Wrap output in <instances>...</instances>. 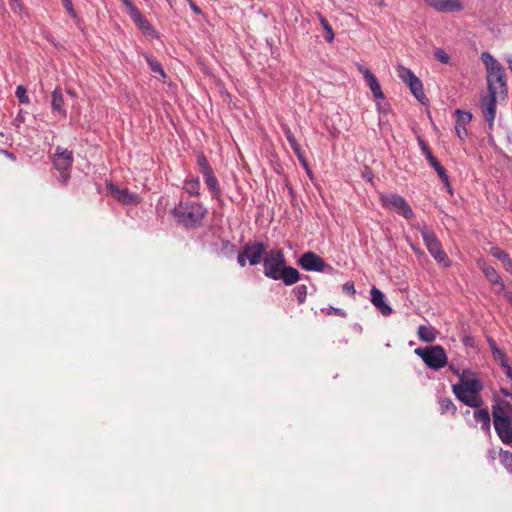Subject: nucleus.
<instances>
[{
  "label": "nucleus",
  "mask_w": 512,
  "mask_h": 512,
  "mask_svg": "<svg viewBox=\"0 0 512 512\" xmlns=\"http://www.w3.org/2000/svg\"><path fill=\"white\" fill-rule=\"evenodd\" d=\"M499 461L509 472H512V453L510 451L500 449Z\"/></svg>",
  "instance_id": "obj_32"
},
{
  "label": "nucleus",
  "mask_w": 512,
  "mask_h": 512,
  "mask_svg": "<svg viewBox=\"0 0 512 512\" xmlns=\"http://www.w3.org/2000/svg\"><path fill=\"white\" fill-rule=\"evenodd\" d=\"M15 95L18 98L19 102L22 104H28L29 103V97L26 94V89L24 86L19 85L16 88Z\"/></svg>",
  "instance_id": "obj_34"
},
{
  "label": "nucleus",
  "mask_w": 512,
  "mask_h": 512,
  "mask_svg": "<svg viewBox=\"0 0 512 512\" xmlns=\"http://www.w3.org/2000/svg\"><path fill=\"white\" fill-rule=\"evenodd\" d=\"M197 165L199 168L200 173L203 176L204 182L208 188V190L211 192L212 197L219 200L221 197V189L219 186V182L214 174V171L209 164L207 158L204 154L200 153L197 155Z\"/></svg>",
  "instance_id": "obj_7"
},
{
  "label": "nucleus",
  "mask_w": 512,
  "mask_h": 512,
  "mask_svg": "<svg viewBox=\"0 0 512 512\" xmlns=\"http://www.w3.org/2000/svg\"><path fill=\"white\" fill-rule=\"evenodd\" d=\"M438 12H459L463 9L460 0H424Z\"/></svg>",
  "instance_id": "obj_17"
},
{
  "label": "nucleus",
  "mask_w": 512,
  "mask_h": 512,
  "mask_svg": "<svg viewBox=\"0 0 512 512\" xmlns=\"http://www.w3.org/2000/svg\"><path fill=\"white\" fill-rule=\"evenodd\" d=\"M2 153L7 157L11 158L12 160H15V157L12 153H9L8 151H2Z\"/></svg>",
  "instance_id": "obj_51"
},
{
  "label": "nucleus",
  "mask_w": 512,
  "mask_h": 512,
  "mask_svg": "<svg viewBox=\"0 0 512 512\" xmlns=\"http://www.w3.org/2000/svg\"><path fill=\"white\" fill-rule=\"evenodd\" d=\"M498 96L488 95L481 99V109L484 119L487 121L489 128L492 129L496 116V101Z\"/></svg>",
  "instance_id": "obj_15"
},
{
  "label": "nucleus",
  "mask_w": 512,
  "mask_h": 512,
  "mask_svg": "<svg viewBox=\"0 0 512 512\" xmlns=\"http://www.w3.org/2000/svg\"><path fill=\"white\" fill-rule=\"evenodd\" d=\"M492 256L503 262L509 255L499 247H492L490 250Z\"/></svg>",
  "instance_id": "obj_37"
},
{
  "label": "nucleus",
  "mask_w": 512,
  "mask_h": 512,
  "mask_svg": "<svg viewBox=\"0 0 512 512\" xmlns=\"http://www.w3.org/2000/svg\"><path fill=\"white\" fill-rule=\"evenodd\" d=\"M9 2H10L11 9L14 12L20 13L22 11L23 3L21 2V0H9Z\"/></svg>",
  "instance_id": "obj_40"
},
{
  "label": "nucleus",
  "mask_w": 512,
  "mask_h": 512,
  "mask_svg": "<svg viewBox=\"0 0 512 512\" xmlns=\"http://www.w3.org/2000/svg\"><path fill=\"white\" fill-rule=\"evenodd\" d=\"M474 418L477 423H480L482 429L488 430L490 428V414L486 409H478L474 412Z\"/></svg>",
  "instance_id": "obj_27"
},
{
  "label": "nucleus",
  "mask_w": 512,
  "mask_h": 512,
  "mask_svg": "<svg viewBox=\"0 0 512 512\" xmlns=\"http://www.w3.org/2000/svg\"><path fill=\"white\" fill-rule=\"evenodd\" d=\"M438 404L441 414H449L451 416H454L457 412V407L450 398L441 397L438 400Z\"/></svg>",
  "instance_id": "obj_26"
},
{
  "label": "nucleus",
  "mask_w": 512,
  "mask_h": 512,
  "mask_svg": "<svg viewBox=\"0 0 512 512\" xmlns=\"http://www.w3.org/2000/svg\"><path fill=\"white\" fill-rule=\"evenodd\" d=\"M264 275L272 280H282L287 286L297 283L301 276L299 271L286 265L283 250L272 249L263 258Z\"/></svg>",
  "instance_id": "obj_1"
},
{
  "label": "nucleus",
  "mask_w": 512,
  "mask_h": 512,
  "mask_svg": "<svg viewBox=\"0 0 512 512\" xmlns=\"http://www.w3.org/2000/svg\"><path fill=\"white\" fill-rule=\"evenodd\" d=\"M359 71L363 74L365 81L367 82L372 94L377 99H383L384 94L376 76L367 68L362 65L358 66Z\"/></svg>",
  "instance_id": "obj_19"
},
{
  "label": "nucleus",
  "mask_w": 512,
  "mask_h": 512,
  "mask_svg": "<svg viewBox=\"0 0 512 512\" xmlns=\"http://www.w3.org/2000/svg\"><path fill=\"white\" fill-rule=\"evenodd\" d=\"M284 134L292 149L299 146V143L289 128H284Z\"/></svg>",
  "instance_id": "obj_38"
},
{
  "label": "nucleus",
  "mask_w": 512,
  "mask_h": 512,
  "mask_svg": "<svg viewBox=\"0 0 512 512\" xmlns=\"http://www.w3.org/2000/svg\"><path fill=\"white\" fill-rule=\"evenodd\" d=\"M396 70L398 77L407 85L417 77L409 68L403 65H399Z\"/></svg>",
  "instance_id": "obj_29"
},
{
  "label": "nucleus",
  "mask_w": 512,
  "mask_h": 512,
  "mask_svg": "<svg viewBox=\"0 0 512 512\" xmlns=\"http://www.w3.org/2000/svg\"><path fill=\"white\" fill-rule=\"evenodd\" d=\"M480 269L485 275L488 282L492 285L493 291L497 294H501L505 291V284L502 281L500 275L494 269V267L487 265L485 263L480 265Z\"/></svg>",
  "instance_id": "obj_16"
},
{
  "label": "nucleus",
  "mask_w": 512,
  "mask_h": 512,
  "mask_svg": "<svg viewBox=\"0 0 512 512\" xmlns=\"http://www.w3.org/2000/svg\"><path fill=\"white\" fill-rule=\"evenodd\" d=\"M507 62H508V64H509V68H510V70H511V72H512V56H510V57L507 59Z\"/></svg>",
  "instance_id": "obj_53"
},
{
  "label": "nucleus",
  "mask_w": 512,
  "mask_h": 512,
  "mask_svg": "<svg viewBox=\"0 0 512 512\" xmlns=\"http://www.w3.org/2000/svg\"><path fill=\"white\" fill-rule=\"evenodd\" d=\"M307 286L302 284L294 288L293 293L297 299L299 304H303L306 301L307 297Z\"/></svg>",
  "instance_id": "obj_33"
},
{
  "label": "nucleus",
  "mask_w": 512,
  "mask_h": 512,
  "mask_svg": "<svg viewBox=\"0 0 512 512\" xmlns=\"http://www.w3.org/2000/svg\"><path fill=\"white\" fill-rule=\"evenodd\" d=\"M207 213L206 208L199 202L181 200L172 210L176 221L186 228L199 227Z\"/></svg>",
  "instance_id": "obj_3"
},
{
  "label": "nucleus",
  "mask_w": 512,
  "mask_h": 512,
  "mask_svg": "<svg viewBox=\"0 0 512 512\" xmlns=\"http://www.w3.org/2000/svg\"><path fill=\"white\" fill-rule=\"evenodd\" d=\"M502 369L505 375L510 379L512 383V367L509 364H505L504 367H502Z\"/></svg>",
  "instance_id": "obj_43"
},
{
  "label": "nucleus",
  "mask_w": 512,
  "mask_h": 512,
  "mask_svg": "<svg viewBox=\"0 0 512 512\" xmlns=\"http://www.w3.org/2000/svg\"><path fill=\"white\" fill-rule=\"evenodd\" d=\"M167 1H168V3H169L170 5H172V2H173L174 0H167Z\"/></svg>",
  "instance_id": "obj_57"
},
{
  "label": "nucleus",
  "mask_w": 512,
  "mask_h": 512,
  "mask_svg": "<svg viewBox=\"0 0 512 512\" xmlns=\"http://www.w3.org/2000/svg\"><path fill=\"white\" fill-rule=\"evenodd\" d=\"M297 263L306 271L323 272L326 267L324 260L312 251L303 253Z\"/></svg>",
  "instance_id": "obj_10"
},
{
  "label": "nucleus",
  "mask_w": 512,
  "mask_h": 512,
  "mask_svg": "<svg viewBox=\"0 0 512 512\" xmlns=\"http://www.w3.org/2000/svg\"><path fill=\"white\" fill-rule=\"evenodd\" d=\"M492 355L494 360L498 362L501 365V367H504L505 364H508L507 356L502 350L495 349Z\"/></svg>",
  "instance_id": "obj_35"
},
{
  "label": "nucleus",
  "mask_w": 512,
  "mask_h": 512,
  "mask_svg": "<svg viewBox=\"0 0 512 512\" xmlns=\"http://www.w3.org/2000/svg\"><path fill=\"white\" fill-rule=\"evenodd\" d=\"M434 56L439 62L443 64H448L450 61V56L443 49L440 48L435 50Z\"/></svg>",
  "instance_id": "obj_36"
},
{
  "label": "nucleus",
  "mask_w": 512,
  "mask_h": 512,
  "mask_svg": "<svg viewBox=\"0 0 512 512\" xmlns=\"http://www.w3.org/2000/svg\"><path fill=\"white\" fill-rule=\"evenodd\" d=\"M489 345H490V348H491V351L492 353H494L495 349H499L496 345V342L493 340V339H490L489 340Z\"/></svg>",
  "instance_id": "obj_48"
},
{
  "label": "nucleus",
  "mask_w": 512,
  "mask_h": 512,
  "mask_svg": "<svg viewBox=\"0 0 512 512\" xmlns=\"http://www.w3.org/2000/svg\"><path fill=\"white\" fill-rule=\"evenodd\" d=\"M455 396L469 407L479 408L482 405V398L479 393H472L461 386H452Z\"/></svg>",
  "instance_id": "obj_13"
},
{
  "label": "nucleus",
  "mask_w": 512,
  "mask_h": 512,
  "mask_svg": "<svg viewBox=\"0 0 512 512\" xmlns=\"http://www.w3.org/2000/svg\"><path fill=\"white\" fill-rule=\"evenodd\" d=\"M460 383L453 386H461L472 393H479L483 389L481 381L476 377V374L470 370H463L459 375Z\"/></svg>",
  "instance_id": "obj_14"
},
{
  "label": "nucleus",
  "mask_w": 512,
  "mask_h": 512,
  "mask_svg": "<svg viewBox=\"0 0 512 512\" xmlns=\"http://www.w3.org/2000/svg\"><path fill=\"white\" fill-rule=\"evenodd\" d=\"M408 86L410 88L411 93L419 102L425 104L428 101V98L424 93L423 84L418 77H416Z\"/></svg>",
  "instance_id": "obj_23"
},
{
  "label": "nucleus",
  "mask_w": 512,
  "mask_h": 512,
  "mask_svg": "<svg viewBox=\"0 0 512 512\" xmlns=\"http://www.w3.org/2000/svg\"><path fill=\"white\" fill-rule=\"evenodd\" d=\"M481 60L485 64L487 70V86L489 95L506 97L508 89L503 66L488 52L481 54Z\"/></svg>",
  "instance_id": "obj_2"
},
{
  "label": "nucleus",
  "mask_w": 512,
  "mask_h": 512,
  "mask_svg": "<svg viewBox=\"0 0 512 512\" xmlns=\"http://www.w3.org/2000/svg\"><path fill=\"white\" fill-rule=\"evenodd\" d=\"M372 4L378 8H383L386 6L384 0H372Z\"/></svg>",
  "instance_id": "obj_46"
},
{
  "label": "nucleus",
  "mask_w": 512,
  "mask_h": 512,
  "mask_svg": "<svg viewBox=\"0 0 512 512\" xmlns=\"http://www.w3.org/2000/svg\"><path fill=\"white\" fill-rule=\"evenodd\" d=\"M415 354L421 357L424 363L431 369L440 370L448 363V357L441 345H434L424 348H416Z\"/></svg>",
  "instance_id": "obj_5"
},
{
  "label": "nucleus",
  "mask_w": 512,
  "mask_h": 512,
  "mask_svg": "<svg viewBox=\"0 0 512 512\" xmlns=\"http://www.w3.org/2000/svg\"><path fill=\"white\" fill-rule=\"evenodd\" d=\"M297 157H298L299 161L302 163V165L306 168L307 173L310 175V170L308 168V163L304 157V153L298 154Z\"/></svg>",
  "instance_id": "obj_45"
},
{
  "label": "nucleus",
  "mask_w": 512,
  "mask_h": 512,
  "mask_svg": "<svg viewBox=\"0 0 512 512\" xmlns=\"http://www.w3.org/2000/svg\"><path fill=\"white\" fill-rule=\"evenodd\" d=\"M73 163V152L67 148L58 146L56 148L53 164L55 168L62 173V177L66 181L69 178V170Z\"/></svg>",
  "instance_id": "obj_9"
},
{
  "label": "nucleus",
  "mask_w": 512,
  "mask_h": 512,
  "mask_svg": "<svg viewBox=\"0 0 512 512\" xmlns=\"http://www.w3.org/2000/svg\"><path fill=\"white\" fill-rule=\"evenodd\" d=\"M108 190L112 197L124 205H136L140 202L137 194L130 192L126 188H120L116 185L110 184Z\"/></svg>",
  "instance_id": "obj_11"
},
{
  "label": "nucleus",
  "mask_w": 512,
  "mask_h": 512,
  "mask_svg": "<svg viewBox=\"0 0 512 512\" xmlns=\"http://www.w3.org/2000/svg\"><path fill=\"white\" fill-rule=\"evenodd\" d=\"M333 313L337 316H340V317H345V312L341 309H338V308H334L333 309Z\"/></svg>",
  "instance_id": "obj_47"
},
{
  "label": "nucleus",
  "mask_w": 512,
  "mask_h": 512,
  "mask_svg": "<svg viewBox=\"0 0 512 512\" xmlns=\"http://www.w3.org/2000/svg\"><path fill=\"white\" fill-rule=\"evenodd\" d=\"M343 292L344 293H347L349 295H351L352 297L355 296L356 294V290H355V286H354V282L353 281H347L343 284Z\"/></svg>",
  "instance_id": "obj_39"
},
{
  "label": "nucleus",
  "mask_w": 512,
  "mask_h": 512,
  "mask_svg": "<svg viewBox=\"0 0 512 512\" xmlns=\"http://www.w3.org/2000/svg\"><path fill=\"white\" fill-rule=\"evenodd\" d=\"M456 123L455 131L460 140H464L467 136L466 125L471 121L472 114L470 112H464L459 109L455 111Z\"/></svg>",
  "instance_id": "obj_20"
},
{
  "label": "nucleus",
  "mask_w": 512,
  "mask_h": 512,
  "mask_svg": "<svg viewBox=\"0 0 512 512\" xmlns=\"http://www.w3.org/2000/svg\"><path fill=\"white\" fill-rule=\"evenodd\" d=\"M145 59H146L147 64L149 65L150 69L154 73L159 74L163 78L166 77V74H165V72H164V70L162 68V65L160 64V62L156 58H154L152 56H145Z\"/></svg>",
  "instance_id": "obj_30"
},
{
  "label": "nucleus",
  "mask_w": 512,
  "mask_h": 512,
  "mask_svg": "<svg viewBox=\"0 0 512 512\" xmlns=\"http://www.w3.org/2000/svg\"><path fill=\"white\" fill-rule=\"evenodd\" d=\"M418 338L426 343H432L436 339L437 332L433 327L421 325L417 330Z\"/></svg>",
  "instance_id": "obj_24"
},
{
  "label": "nucleus",
  "mask_w": 512,
  "mask_h": 512,
  "mask_svg": "<svg viewBox=\"0 0 512 512\" xmlns=\"http://www.w3.org/2000/svg\"><path fill=\"white\" fill-rule=\"evenodd\" d=\"M293 151L295 152L296 155L300 154V153H303V151L301 150L300 148V145L297 146L296 148H293Z\"/></svg>",
  "instance_id": "obj_52"
},
{
  "label": "nucleus",
  "mask_w": 512,
  "mask_h": 512,
  "mask_svg": "<svg viewBox=\"0 0 512 512\" xmlns=\"http://www.w3.org/2000/svg\"><path fill=\"white\" fill-rule=\"evenodd\" d=\"M130 17L134 21V23L142 30H150L151 26L149 22L145 19V17L141 14V12L135 6L129 12Z\"/></svg>",
  "instance_id": "obj_25"
},
{
  "label": "nucleus",
  "mask_w": 512,
  "mask_h": 512,
  "mask_svg": "<svg viewBox=\"0 0 512 512\" xmlns=\"http://www.w3.org/2000/svg\"><path fill=\"white\" fill-rule=\"evenodd\" d=\"M371 302L384 316H388L392 313V308L387 305L384 301V294L376 287H372L371 291Z\"/></svg>",
  "instance_id": "obj_21"
},
{
  "label": "nucleus",
  "mask_w": 512,
  "mask_h": 512,
  "mask_svg": "<svg viewBox=\"0 0 512 512\" xmlns=\"http://www.w3.org/2000/svg\"><path fill=\"white\" fill-rule=\"evenodd\" d=\"M318 18H319V21L325 31V40L327 42H332L333 39H334V32H333V29H332V26L328 23L327 19L322 16L321 14H318Z\"/></svg>",
  "instance_id": "obj_31"
},
{
  "label": "nucleus",
  "mask_w": 512,
  "mask_h": 512,
  "mask_svg": "<svg viewBox=\"0 0 512 512\" xmlns=\"http://www.w3.org/2000/svg\"><path fill=\"white\" fill-rule=\"evenodd\" d=\"M419 145H420L424 155L426 156L427 161L435 169V171L437 172L441 181L445 185L449 186V176H448L446 170L440 164V162L434 157L429 146L421 139L419 140Z\"/></svg>",
  "instance_id": "obj_12"
},
{
  "label": "nucleus",
  "mask_w": 512,
  "mask_h": 512,
  "mask_svg": "<svg viewBox=\"0 0 512 512\" xmlns=\"http://www.w3.org/2000/svg\"><path fill=\"white\" fill-rule=\"evenodd\" d=\"M493 423L495 431L502 442L512 444V412L509 414L504 407H493Z\"/></svg>",
  "instance_id": "obj_6"
},
{
  "label": "nucleus",
  "mask_w": 512,
  "mask_h": 512,
  "mask_svg": "<svg viewBox=\"0 0 512 512\" xmlns=\"http://www.w3.org/2000/svg\"><path fill=\"white\" fill-rule=\"evenodd\" d=\"M380 200L385 208L394 210L406 219H411L413 211L408 202L398 194H381Z\"/></svg>",
  "instance_id": "obj_8"
},
{
  "label": "nucleus",
  "mask_w": 512,
  "mask_h": 512,
  "mask_svg": "<svg viewBox=\"0 0 512 512\" xmlns=\"http://www.w3.org/2000/svg\"><path fill=\"white\" fill-rule=\"evenodd\" d=\"M500 391L503 395L512 397V393L508 389L501 388Z\"/></svg>",
  "instance_id": "obj_49"
},
{
  "label": "nucleus",
  "mask_w": 512,
  "mask_h": 512,
  "mask_svg": "<svg viewBox=\"0 0 512 512\" xmlns=\"http://www.w3.org/2000/svg\"><path fill=\"white\" fill-rule=\"evenodd\" d=\"M192 8L195 12L199 13L200 10L198 9V7L196 5H192Z\"/></svg>",
  "instance_id": "obj_55"
},
{
  "label": "nucleus",
  "mask_w": 512,
  "mask_h": 512,
  "mask_svg": "<svg viewBox=\"0 0 512 512\" xmlns=\"http://www.w3.org/2000/svg\"><path fill=\"white\" fill-rule=\"evenodd\" d=\"M167 1H168V3H169L170 5H172V2H173L174 0H167Z\"/></svg>",
  "instance_id": "obj_58"
},
{
  "label": "nucleus",
  "mask_w": 512,
  "mask_h": 512,
  "mask_svg": "<svg viewBox=\"0 0 512 512\" xmlns=\"http://www.w3.org/2000/svg\"><path fill=\"white\" fill-rule=\"evenodd\" d=\"M243 250L247 255L250 265H257L261 262L266 252V246L262 242H256L253 244H247Z\"/></svg>",
  "instance_id": "obj_18"
},
{
  "label": "nucleus",
  "mask_w": 512,
  "mask_h": 512,
  "mask_svg": "<svg viewBox=\"0 0 512 512\" xmlns=\"http://www.w3.org/2000/svg\"><path fill=\"white\" fill-rule=\"evenodd\" d=\"M67 93L72 97L76 96L75 92H73L72 90H67Z\"/></svg>",
  "instance_id": "obj_54"
},
{
  "label": "nucleus",
  "mask_w": 512,
  "mask_h": 512,
  "mask_svg": "<svg viewBox=\"0 0 512 512\" xmlns=\"http://www.w3.org/2000/svg\"><path fill=\"white\" fill-rule=\"evenodd\" d=\"M503 266L505 268V270L509 273H512V260L511 258L508 256L503 262Z\"/></svg>",
  "instance_id": "obj_42"
},
{
  "label": "nucleus",
  "mask_w": 512,
  "mask_h": 512,
  "mask_svg": "<svg viewBox=\"0 0 512 512\" xmlns=\"http://www.w3.org/2000/svg\"><path fill=\"white\" fill-rule=\"evenodd\" d=\"M247 255L245 254L244 250L238 254L237 261L241 267H244L246 265Z\"/></svg>",
  "instance_id": "obj_41"
},
{
  "label": "nucleus",
  "mask_w": 512,
  "mask_h": 512,
  "mask_svg": "<svg viewBox=\"0 0 512 512\" xmlns=\"http://www.w3.org/2000/svg\"><path fill=\"white\" fill-rule=\"evenodd\" d=\"M505 408L510 409L511 405L507 403V404H505Z\"/></svg>",
  "instance_id": "obj_56"
},
{
  "label": "nucleus",
  "mask_w": 512,
  "mask_h": 512,
  "mask_svg": "<svg viewBox=\"0 0 512 512\" xmlns=\"http://www.w3.org/2000/svg\"><path fill=\"white\" fill-rule=\"evenodd\" d=\"M183 189L192 196L200 195V181L199 178L187 179L184 182Z\"/></svg>",
  "instance_id": "obj_28"
},
{
  "label": "nucleus",
  "mask_w": 512,
  "mask_h": 512,
  "mask_svg": "<svg viewBox=\"0 0 512 512\" xmlns=\"http://www.w3.org/2000/svg\"><path fill=\"white\" fill-rule=\"evenodd\" d=\"M509 302H512V292H503Z\"/></svg>",
  "instance_id": "obj_50"
},
{
  "label": "nucleus",
  "mask_w": 512,
  "mask_h": 512,
  "mask_svg": "<svg viewBox=\"0 0 512 512\" xmlns=\"http://www.w3.org/2000/svg\"><path fill=\"white\" fill-rule=\"evenodd\" d=\"M417 229L419 230L425 246L431 256L444 267L450 266V260L442 249V245L435 233L426 224L419 225Z\"/></svg>",
  "instance_id": "obj_4"
},
{
  "label": "nucleus",
  "mask_w": 512,
  "mask_h": 512,
  "mask_svg": "<svg viewBox=\"0 0 512 512\" xmlns=\"http://www.w3.org/2000/svg\"><path fill=\"white\" fill-rule=\"evenodd\" d=\"M167 1H168V3H169L170 5H172V2H173L174 0H167Z\"/></svg>",
  "instance_id": "obj_59"
},
{
  "label": "nucleus",
  "mask_w": 512,
  "mask_h": 512,
  "mask_svg": "<svg viewBox=\"0 0 512 512\" xmlns=\"http://www.w3.org/2000/svg\"><path fill=\"white\" fill-rule=\"evenodd\" d=\"M51 107L53 112L57 113L61 118H66L67 111L64 107V95L60 88H55L52 92Z\"/></svg>",
  "instance_id": "obj_22"
},
{
  "label": "nucleus",
  "mask_w": 512,
  "mask_h": 512,
  "mask_svg": "<svg viewBox=\"0 0 512 512\" xmlns=\"http://www.w3.org/2000/svg\"><path fill=\"white\" fill-rule=\"evenodd\" d=\"M64 6L67 9V11L69 12V14L74 17L75 16V11L73 9L71 1L70 0H65Z\"/></svg>",
  "instance_id": "obj_44"
}]
</instances>
